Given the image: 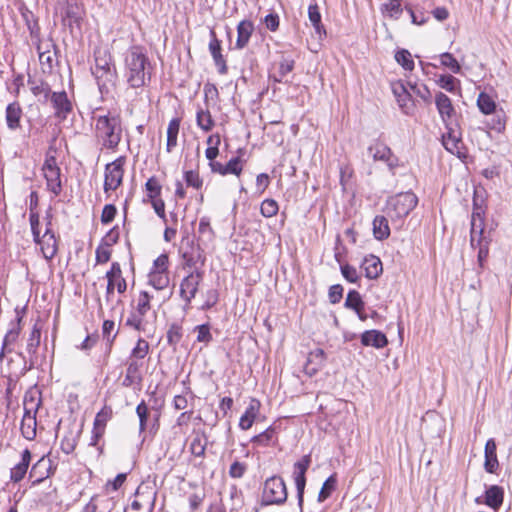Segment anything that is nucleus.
<instances>
[{"label": "nucleus", "instance_id": "nucleus-1", "mask_svg": "<svg viewBox=\"0 0 512 512\" xmlns=\"http://www.w3.org/2000/svg\"><path fill=\"white\" fill-rule=\"evenodd\" d=\"M153 65L147 50L142 45H133L124 54V76L130 88H141L149 84Z\"/></svg>", "mask_w": 512, "mask_h": 512}, {"label": "nucleus", "instance_id": "nucleus-2", "mask_svg": "<svg viewBox=\"0 0 512 512\" xmlns=\"http://www.w3.org/2000/svg\"><path fill=\"white\" fill-rule=\"evenodd\" d=\"M93 57L95 65L91 68L98 89L102 96L107 95L115 87L117 70L110 51L103 46L94 48Z\"/></svg>", "mask_w": 512, "mask_h": 512}, {"label": "nucleus", "instance_id": "nucleus-3", "mask_svg": "<svg viewBox=\"0 0 512 512\" xmlns=\"http://www.w3.org/2000/svg\"><path fill=\"white\" fill-rule=\"evenodd\" d=\"M95 136L101 149L116 151L122 139L120 116L107 113L95 117Z\"/></svg>", "mask_w": 512, "mask_h": 512}, {"label": "nucleus", "instance_id": "nucleus-4", "mask_svg": "<svg viewBox=\"0 0 512 512\" xmlns=\"http://www.w3.org/2000/svg\"><path fill=\"white\" fill-rule=\"evenodd\" d=\"M392 189L395 195L389 197L386 201V215H388L391 220H401L416 207L418 198L411 191V186L408 188L398 187L397 189L392 187Z\"/></svg>", "mask_w": 512, "mask_h": 512}, {"label": "nucleus", "instance_id": "nucleus-5", "mask_svg": "<svg viewBox=\"0 0 512 512\" xmlns=\"http://www.w3.org/2000/svg\"><path fill=\"white\" fill-rule=\"evenodd\" d=\"M386 166L390 173V178L386 177V184L394 189L408 188L412 186L414 177L410 172L408 165L400 161L398 157L392 154L390 148L386 146Z\"/></svg>", "mask_w": 512, "mask_h": 512}, {"label": "nucleus", "instance_id": "nucleus-6", "mask_svg": "<svg viewBox=\"0 0 512 512\" xmlns=\"http://www.w3.org/2000/svg\"><path fill=\"white\" fill-rule=\"evenodd\" d=\"M287 488L280 476H271L264 482L261 504L263 506L281 505L287 500Z\"/></svg>", "mask_w": 512, "mask_h": 512}, {"label": "nucleus", "instance_id": "nucleus-7", "mask_svg": "<svg viewBox=\"0 0 512 512\" xmlns=\"http://www.w3.org/2000/svg\"><path fill=\"white\" fill-rule=\"evenodd\" d=\"M445 128L447 132L442 135V145L444 148L449 153L456 155L459 159H466L467 151L462 141L459 123L455 122V125H447Z\"/></svg>", "mask_w": 512, "mask_h": 512}, {"label": "nucleus", "instance_id": "nucleus-8", "mask_svg": "<svg viewBox=\"0 0 512 512\" xmlns=\"http://www.w3.org/2000/svg\"><path fill=\"white\" fill-rule=\"evenodd\" d=\"M125 162L126 157L120 156L111 163L106 164L103 185L105 193L115 191L122 184Z\"/></svg>", "mask_w": 512, "mask_h": 512}, {"label": "nucleus", "instance_id": "nucleus-9", "mask_svg": "<svg viewBox=\"0 0 512 512\" xmlns=\"http://www.w3.org/2000/svg\"><path fill=\"white\" fill-rule=\"evenodd\" d=\"M204 272L195 270L184 277L180 283V297L184 300V310L190 309L192 299L195 298L199 285L203 279Z\"/></svg>", "mask_w": 512, "mask_h": 512}, {"label": "nucleus", "instance_id": "nucleus-10", "mask_svg": "<svg viewBox=\"0 0 512 512\" xmlns=\"http://www.w3.org/2000/svg\"><path fill=\"white\" fill-rule=\"evenodd\" d=\"M311 464V455H304L294 463L293 478L297 490V501L300 512H303L304 490L306 486V472Z\"/></svg>", "mask_w": 512, "mask_h": 512}, {"label": "nucleus", "instance_id": "nucleus-11", "mask_svg": "<svg viewBox=\"0 0 512 512\" xmlns=\"http://www.w3.org/2000/svg\"><path fill=\"white\" fill-rule=\"evenodd\" d=\"M44 177L46 179L47 189L55 196L62 192L61 171L57 165L56 158L47 157L43 165Z\"/></svg>", "mask_w": 512, "mask_h": 512}, {"label": "nucleus", "instance_id": "nucleus-12", "mask_svg": "<svg viewBox=\"0 0 512 512\" xmlns=\"http://www.w3.org/2000/svg\"><path fill=\"white\" fill-rule=\"evenodd\" d=\"M390 86L400 110L406 115H412L415 111V102L408 90V85L402 81H396L391 82Z\"/></svg>", "mask_w": 512, "mask_h": 512}, {"label": "nucleus", "instance_id": "nucleus-13", "mask_svg": "<svg viewBox=\"0 0 512 512\" xmlns=\"http://www.w3.org/2000/svg\"><path fill=\"white\" fill-rule=\"evenodd\" d=\"M435 105L444 126L455 125L458 122L456 119V110L452 104L451 99L443 92H438L435 95Z\"/></svg>", "mask_w": 512, "mask_h": 512}, {"label": "nucleus", "instance_id": "nucleus-14", "mask_svg": "<svg viewBox=\"0 0 512 512\" xmlns=\"http://www.w3.org/2000/svg\"><path fill=\"white\" fill-rule=\"evenodd\" d=\"M54 109V116L64 121L73 111V105L65 91L53 92L49 98Z\"/></svg>", "mask_w": 512, "mask_h": 512}, {"label": "nucleus", "instance_id": "nucleus-15", "mask_svg": "<svg viewBox=\"0 0 512 512\" xmlns=\"http://www.w3.org/2000/svg\"><path fill=\"white\" fill-rule=\"evenodd\" d=\"M107 287L106 296L107 298L114 293V281H117V291L123 294L127 289V282L122 276V269L118 262H113L109 271L106 272Z\"/></svg>", "mask_w": 512, "mask_h": 512}, {"label": "nucleus", "instance_id": "nucleus-16", "mask_svg": "<svg viewBox=\"0 0 512 512\" xmlns=\"http://www.w3.org/2000/svg\"><path fill=\"white\" fill-rule=\"evenodd\" d=\"M84 16V9L76 2H68L62 14L63 25L71 30L74 27L80 28Z\"/></svg>", "mask_w": 512, "mask_h": 512}, {"label": "nucleus", "instance_id": "nucleus-17", "mask_svg": "<svg viewBox=\"0 0 512 512\" xmlns=\"http://www.w3.org/2000/svg\"><path fill=\"white\" fill-rule=\"evenodd\" d=\"M20 13L30 33V37L36 46V49L40 50L41 33L38 18L26 6H22L20 8Z\"/></svg>", "mask_w": 512, "mask_h": 512}, {"label": "nucleus", "instance_id": "nucleus-18", "mask_svg": "<svg viewBox=\"0 0 512 512\" xmlns=\"http://www.w3.org/2000/svg\"><path fill=\"white\" fill-rule=\"evenodd\" d=\"M221 41L217 38L216 32L211 29L210 30V42H209V52L214 60L215 65L218 68V72L220 74H226L228 71V67L226 64V60L221 53Z\"/></svg>", "mask_w": 512, "mask_h": 512}, {"label": "nucleus", "instance_id": "nucleus-19", "mask_svg": "<svg viewBox=\"0 0 512 512\" xmlns=\"http://www.w3.org/2000/svg\"><path fill=\"white\" fill-rule=\"evenodd\" d=\"M326 354L323 349L317 348L311 351L304 365V373L309 377L317 374L325 365Z\"/></svg>", "mask_w": 512, "mask_h": 512}, {"label": "nucleus", "instance_id": "nucleus-20", "mask_svg": "<svg viewBox=\"0 0 512 512\" xmlns=\"http://www.w3.org/2000/svg\"><path fill=\"white\" fill-rule=\"evenodd\" d=\"M143 363L137 359L129 358L127 361L126 375L122 382L124 387H131L134 384L140 385L143 380Z\"/></svg>", "mask_w": 512, "mask_h": 512}, {"label": "nucleus", "instance_id": "nucleus-21", "mask_svg": "<svg viewBox=\"0 0 512 512\" xmlns=\"http://www.w3.org/2000/svg\"><path fill=\"white\" fill-rule=\"evenodd\" d=\"M504 488L499 485L486 486L483 503L494 511H498L504 501Z\"/></svg>", "mask_w": 512, "mask_h": 512}, {"label": "nucleus", "instance_id": "nucleus-22", "mask_svg": "<svg viewBox=\"0 0 512 512\" xmlns=\"http://www.w3.org/2000/svg\"><path fill=\"white\" fill-rule=\"evenodd\" d=\"M28 85L31 93L38 98V101L46 103L52 95L50 85L43 79L31 77L28 78Z\"/></svg>", "mask_w": 512, "mask_h": 512}, {"label": "nucleus", "instance_id": "nucleus-23", "mask_svg": "<svg viewBox=\"0 0 512 512\" xmlns=\"http://www.w3.org/2000/svg\"><path fill=\"white\" fill-rule=\"evenodd\" d=\"M37 51L43 72L51 73L56 60L55 57L58 52V46L51 41V43L47 45L46 49L43 50L42 43L40 42V50Z\"/></svg>", "mask_w": 512, "mask_h": 512}, {"label": "nucleus", "instance_id": "nucleus-24", "mask_svg": "<svg viewBox=\"0 0 512 512\" xmlns=\"http://www.w3.org/2000/svg\"><path fill=\"white\" fill-rule=\"evenodd\" d=\"M23 110L19 102L14 101L7 105L5 110L6 125L9 130L15 131L21 127Z\"/></svg>", "mask_w": 512, "mask_h": 512}, {"label": "nucleus", "instance_id": "nucleus-25", "mask_svg": "<svg viewBox=\"0 0 512 512\" xmlns=\"http://www.w3.org/2000/svg\"><path fill=\"white\" fill-rule=\"evenodd\" d=\"M497 445L493 438L487 440L484 449V469L486 472L494 474L499 468V462L497 458Z\"/></svg>", "mask_w": 512, "mask_h": 512}, {"label": "nucleus", "instance_id": "nucleus-26", "mask_svg": "<svg viewBox=\"0 0 512 512\" xmlns=\"http://www.w3.org/2000/svg\"><path fill=\"white\" fill-rule=\"evenodd\" d=\"M261 403L256 398H251L244 414L240 417L239 427L242 430H248L252 427L257 415L259 414Z\"/></svg>", "mask_w": 512, "mask_h": 512}, {"label": "nucleus", "instance_id": "nucleus-27", "mask_svg": "<svg viewBox=\"0 0 512 512\" xmlns=\"http://www.w3.org/2000/svg\"><path fill=\"white\" fill-rule=\"evenodd\" d=\"M361 268L365 271V276L369 279H375L383 271V264L378 256L369 254L364 257Z\"/></svg>", "mask_w": 512, "mask_h": 512}, {"label": "nucleus", "instance_id": "nucleus-28", "mask_svg": "<svg viewBox=\"0 0 512 512\" xmlns=\"http://www.w3.org/2000/svg\"><path fill=\"white\" fill-rule=\"evenodd\" d=\"M254 31L253 23L250 20H242L237 25V40L235 48L241 50L247 46Z\"/></svg>", "mask_w": 512, "mask_h": 512}, {"label": "nucleus", "instance_id": "nucleus-29", "mask_svg": "<svg viewBox=\"0 0 512 512\" xmlns=\"http://www.w3.org/2000/svg\"><path fill=\"white\" fill-rule=\"evenodd\" d=\"M31 461V452L28 449L23 450L21 461L16 464L10 472V480L14 483L20 482L27 473Z\"/></svg>", "mask_w": 512, "mask_h": 512}, {"label": "nucleus", "instance_id": "nucleus-30", "mask_svg": "<svg viewBox=\"0 0 512 512\" xmlns=\"http://www.w3.org/2000/svg\"><path fill=\"white\" fill-rule=\"evenodd\" d=\"M278 427L269 426L265 431L252 437L251 442L256 446L267 447L274 445L277 441Z\"/></svg>", "mask_w": 512, "mask_h": 512}, {"label": "nucleus", "instance_id": "nucleus-31", "mask_svg": "<svg viewBox=\"0 0 512 512\" xmlns=\"http://www.w3.org/2000/svg\"><path fill=\"white\" fill-rule=\"evenodd\" d=\"M36 427V415L32 413L29 414V411L24 413L20 427L22 436L27 440H34L36 437Z\"/></svg>", "mask_w": 512, "mask_h": 512}, {"label": "nucleus", "instance_id": "nucleus-32", "mask_svg": "<svg viewBox=\"0 0 512 512\" xmlns=\"http://www.w3.org/2000/svg\"><path fill=\"white\" fill-rule=\"evenodd\" d=\"M308 17H309V20H310L312 26L315 29L316 35L319 37V39H322V37H324L326 35V30H325L324 26L322 25L321 14L319 11V7L316 3L309 5Z\"/></svg>", "mask_w": 512, "mask_h": 512}, {"label": "nucleus", "instance_id": "nucleus-33", "mask_svg": "<svg viewBox=\"0 0 512 512\" xmlns=\"http://www.w3.org/2000/svg\"><path fill=\"white\" fill-rule=\"evenodd\" d=\"M345 307L354 310L361 320L365 319L363 315L364 302L358 291L350 290L345 300Z\"/></svg>", "mask_w": 512, "mask_h": 512}, {"label": "nucleus", "instance_id": "nucleus-34", "mask_svg": "<svg viewBox=\"0 0 512 512\" xmlns=\"http://www.w3.org/2000/svg\"><path fill=\"white\" fill-rule=\"evenodd\" d=\"M181 119L176 117L170 120L167 127V143L166 150L168 153L177 146L178 133L180 129Z\"/></svg>", "mask_w": 512, "mask_h": 512}, {"label": "nucleus", "instance_id": "nucleus-35", "mask_svg": "<svg viewBox=\"0 0 512 512\" xmlns=\"http://www.w3.org/2000/svg\"><path fill=\"white\" fill-rule=\"evenodd\" d=\"M361 343L364 346H372L375 348L384 347V333L378 330H368L361 335Z\"/></svg>", "mask_w": 512, "mask_h": 512}, {"label": "nucleus", "instance_id": "nucleus-36", "mask_svg": "<svg viewBox=\"0 0 512 512\" xmlns=\"http://www.w3.org/2000/svg\"><path fill=\"white\" fill-rule=\"evenodd\" d=\"M41 251L45 259H52L57 253V241L55 234H51L49 237H42L40 244Z\"/></svg>", "mask_w": 512, "mask_h": 512}, {"label": "nucleus", "instance_id": "nucleus-37", "mask_svg": "<svg viewBox=\"0 0 512 512\" xmlns=\"http://www.w3.org/2000/svg\"><path fill=\"white\" fill-rule=\"evenodd\" d=\"M24 413L29 411V414H37L41 405V397L36 395V392L28 391L24 396Z\"/></svg>", "mask_w": 512, "mask_h": 512}, {"label": "nucleus", "instance_id": "nucleus-38", "mask_svg": "<svg viewBox=\"0 0 512 512\" xmlns=\"http://www.w3.org/2000/svg\"><path fill=\"white\" fill-rule=\"evenodd\" d=\"M207 446V437L204 433H197L190 444V451L196 457H203Z\"/></svg>", "mask_w": 512, "mask_h": 512}, {"label": "nucleus", "instance_id": "nucleus-39", "mask_svg": "<svg viewBox=\"0 0 512 512\" xmlns=\"http://www.w3.org/2000/svg\"><path fill=\"white\" fill-rule=\"evenodd\" d=\"M183 336L182 326L178 323H172L166 333L167 343L169 346L176 350L177 345L181 341Z\"/></svg>", "mask_w": 512, "mask_h": 512}, {"label": "nucleus", "instance_id": "nucleus-40", "mask_svg": "<svg viewBox=\"0 0 512 512\" xmlns=\"http://www.w3.org/2000/svg\"><path fill=\"white\" fill-rule=\"evenodd\" d=\"M198 233L199 242L206 243L212 241L214 237V231L210 225V219L208 217L205 216L200 219Z\"/></svg>", "mask_w": 512, "mask_h": 512}, {"label": "nucleus", "instance_id": "nucleus-41", "mask_svg": "<svg viewBox=\"0 0 512 512\" xmlns=\"http://www.w3.org/2000/svg\"><path fill=\"white\" fill-rule=\"evenodd\" d=\"M112 408L110 406H104L95 416L93 428L102 430L105 432L107 422L112 418Z\"/></svg>", "mask_w": 512, "mask_h": 512}, {"label": "nucleus", "instance_id": "nucleus-42", "mask_svg": "<svg viewBox=\"0 0 512 512\" xmlns=\"http://www.w3.org/2000/svg\"><path fill=\"white\" fill-rule=\"evenodd\" d=\"M336 485H337L336 475L334 474V475L329 476L324 481V483L319 491L318 498H317L318 502L322 503L325 500H327L331 496L333 491L336 489Z\"/></svg>", "mask_w": 512, "mask_h": 512}, {"label": "nucleus", "instance_id": "nucleus-43", "mask_svg": "<svg viewBox=\"0 0 512 512\" xmlns=\"http://www.w3.org/2000/svg\"><path fill=\"white\" fill-rule=\"evenodd\" d=\"M477 106L479 110L485 114L490 115L496 110L495 101L485 92H481L477 99Z\"/></svg>", "mask_w": 512, "mask_h": 512}, {"label": "nucleus", "instance_id": "nucleus-44", "mask_svg": "<svg viewBox=\"0 0 512 512\" xmlns=\"http://www.w3.org/2000/svg\"><path fill=\"white\" fill-rule=\"evenodd\" d=\"M196 123L199 128L203 131L208 132L214 126V120L211 116V113L208 110L198 109L196 113Z\"/></svg>", "mask_w": 512, "mask_h": 512}, {"label": "nucleus", "instance_id": "nucleus-45", "mask_svg": "<svg viewBox=\"0 0 512 512\" xmlns=\"http://www.w3.org/2000/svg\"><path fill=\"white\" fill-rule=\"evenodd\" d=\"M149 283L155 289L163 290L169 285V275L168 273L150 271Z\"/></svg>", "mask_w": 512, "mask_h": 512}, {"label": "nucleus", "instance_id": "nucleus-46", "mask_svg": "<svg viewBox=\"0 0 512 512\" xmlns=\"http://www.w3.org/2000/svg\"><path fill=\"white\" fill-rule=\"evenodd\" d=\"M40 338H41V327L36 323L34 324L32 331L30 333V336L27 341V352L29 354H35L37 351V348L40 345Z\"/></svg>", "mask_w": 512, "mask_h": 512}, {"label": "nucleus", "instance_id": "nucleus-47", "mask_svg": "<svg viewBox=\"0 0 512 512\" xmlns=\"http://www.w3.org/2000/svg\"><path fill=\"white\" fill-rule=\"evenodd\" d=\"M407 85L417 97L423 100L424 103H431V92L425 84L407 82Z\"/></svg>", "mask_w": 512, "mask_h": 512}, {"label": "nucleus", "instance_id": "nucleus-48", "mask_svg": "<svg viewBox=\"0 0 512 512\" xmlns=\"http://www.w3.org/2000/svg\"><path fill=\"white\" fill-rule=\"evenodd\" d=\"M396 62L405 70L412 71L414 69V61L411 53L407 49H399L395 53Z\"/></svg>", "mask_w": 512, "mask_h": 512}, {"label": "nucleus", "instance_id": "nucleus-49", "mask_svg": "<svg viewBox=\"0 0 512 512\" xmlns=\"http://www.w3.org/2000/svg\"><path fill=\"white\" fill-rule=\"evenodd\" d=\"M148 201L159 198L162 191V186L155 176L150 177L145 183Z\"/></svg>", "mask_w": 512, "mask_h": 512}, {"label": "nucleus", "instance_id": "nucleus-50", "mask_svg": "<svg viewBox=\"0 0 512 512\" xmlns=\"http://www.w3.org/2000/svg\"><path fill=\"white\" fill-rule=\"evenodd\" d=\"M151 296L146 291H141L137 299V304L133 309L139 315L145 317L147 312L151 309L150 305Z\"/></svg>", "mask_w": 512, "mask_h": 512}, {"label": "nucleus", "instance_id": "nucleus-51", "mask_svg": "<svg viewBox=\"0 0 512 512\" xmlns=\"http://www.w3.org/2000/svg\"><path fill=\"white\" fill-rule=\"evenodd\" d=\"M136 414L139 418V432L143 433L147 428V422L149 417V408L145 401L142 400L136 407Z\"/></svg>", "mask_w": 512, "mask_h": 512}, {"label": "nucleus", "instance_id": "nucleus-52", "mask_svg": "<svg viewBox=\"0 0 512 512\" xmlns=\"http://www.w3.org/2000/svg\"><path fill=\"white\" fill-rule=\"evenodd\" d=\"M125 325L139 332L145 331L144 317L136 313L134 310H132L129 316L127 317Z\"/></svg>", "mask_w": 512, "mask_h": 512}, {"label": "nucleus", "instance_id": "nucleus-53", "mask_svg": "<svg viewBox=\"0 0 512 512\" xmlns=\"http://www.w3.org/2000/svg\"><path fill=\"white\" fill-rule=\"evenodd\" d=\"M279 206L274 199H265L261 203L260 212L263 217L271 218L278 213Z\"/></svg>", "mask_w": 512, "mask_h": 512}, {"label": "nucleus", "instance_id": "nucleus-54", "mask_svg": "<svg viewBox=\"0 0 512 512\" xmlns=\"http://www.w3.org/2000/svg\"><path fill=\"white\" fill-rule=\"evenodd\" d=\"M148 351H149L148 342L143 338H139L136 343V346L132 349L131 355L129 358L141 360L148 354Z\"/></svg>", "mask_w": 512, "mask_h": 512}, {"label": "nucleus", "instance_id": "nucleus-55", "mask_svg": "<svg viewBox=\"0 0 512 512\" xmlns=\"http://www.w3.org/2000/svg\"><path fill=\"white\" fill-rule=\"evenodd\" d=\"M441 64L448 69H450L453 73L458 74L461 71V66L456 58L449 52L442 53L440 55Z\"/></svg>", "mask_w": 512, "mask_h": 512}, {"label": "nucleus", "instance_id": "nucleus-56", "mask_svg": "<svg viewBox=\"0 0 512 512\" xmlns=\"http://www.w3.org/2000/svg\"><path fill=\"white\" fill-rule=\"evenodd\" d=\"M484 209L483 207L478 203L477 199L474 197L473 199V212L471 220H479V234L480 236L484 232Z\"/></svg>", "mask_w": 512, "mask_h": 512}, {"label": "nucleus", "instance_id": "nucleus-57", "mask_svg": "<svg viewBox=\"0 0 512 512\" xmlns=\"http://www.w3.org/2000/svg\"><path fill=\"white\" fill-rule=\"evenodd\" d=\"M242 170V160L240 157H233L228 161L226 165H224L225 175L233 174L236 176H240Z\"/></svg>", "mask_w": 512, "mask_h": 512}, {"label": "nucleus", "instance_id": "nucleus-58", "mask_svg": "<svg viewBox=\"0 0 512 512\" xmlns=\"http://www.w3.org/2000/svg\"><path fill=\"white\" fill-rule=\"evenodd\" d=\"M459 81L450 74L441 75L438 79V84L441 88L445 89L448 92H455L457 89L456 84Z\"/></svg>", "mask_w": 512, "mask_h": 512}, {"label": "nucleus", "instance_id": "nucleus-59", "mask_svg": "<svg viewBox=\"0 0 512 512\" xmlns=\"http://www.w3.org/2000/svg\"><path fill=\"white\" fill-rule=\"evenodd\" d=\"M197 332L196 340L208 344L212 341L213 337L210 332V325L208 323L197 325L194 329Z\"/></svg>", "mask_w": 512, "mask_h": 512}, {"label": "nucleus", "instance_id": "nucleus-60", "mask_svg": "<svg viewBox=\"0 0 512 512\" xmlns=\"http://www.w3.org/2000/svg\"><path fill=\"white\" fill-rule=\"evenodd\" d=\"M367 161L376 162L377 160H383L384 159V147L381 143L376 144V146H369L366 154H365Z\"/></svg>", "mask_w": 512, "mask_h": 512}, {"label": "nucleus", "instance_id": "nucleus-61", "mask_svg": "<svg viewBox=\"0 0 512 512\" xmlns=\"http://www.w3.org/2000/svg\"><path fill=\"white\" fill-rule=\"evenodd\" d=\"M114 326L115 323L112 320H105L102 325V334L103 337L107 340L108 352L111 351V347L117 335V333H115L113 336H111V332L113 331Z\"/></svg>", "mask_w": 512, "mask_h": 512}, {"label": "nucleus", "instance_id": "nucleus-62", "mask_svg": "<svg viewBox=\"0 0 512 512\" xmlns=\"http://www.w3.org/2000/svg\"><path fill=\"white\" fill-rule=\"evenodd\" d=\"M184 180L187 186L195 189H200L203 185V180L200 178L199 173L193 170L184 173Z\"/></svg>", "mask_w": 512, "mask_h": 512}, {"label": "nucleus", "instance_id": "nucleus-63", "mask_svg": "<svg viewBox=\"0 0 512 512\" xmlns=\"http://www.w3.org/2000/svg\"><path fill=\"white\" fill-rule=\"evenodd\" d=\"M340 269H341V273H342L343 277L347 281H349L351 283H355L359 279L358 272L354 266L349 265V264H343V265H341Z\"/></svg>", "mask_w": 512, "mask_h": 512}, {"label": "nucleus", "instance_id": "nucleus-64", "mask_svg": "<svg viewBox=\"0 0 512 512\" xmlns=\"http://www.w3.org/2000/svg\"><path fill=\"white\" fill-rule=\"evenodd\" d=\"M117 213V209L113 204H106L102 210L101 214V222L103 224H109L111 223Z\"/></svg>", "mask_w": 512, "mask_h": 512}]
</instances>
